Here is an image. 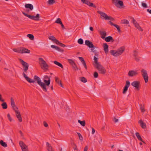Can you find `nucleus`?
Returning a JSON list of instances; mask_svg holds the SVG:
<instances>
[{"instance_id":"obj_35","label":"nucleus","mask_w":151,"mask_h":151,"mask_svg":"<svg viewBox=\"0 0 151 151\" xmlns=\"http://www.w3.org/2000/svg\"><path fill=\"white\" fill-rule=\"evenodd\" d=\"M2 108L4 109H6L7 108V106L6 102H4L1 104Z\"/></svg>"},{"instance_id":"obj_52","label":"nucleus","mask_w":151,"mask_h":151,"mask_svg":"<svg viewBox=\"0 0 151 151\" xmlns=\"http://www.w3.org/2000/svg\"><path fill=\"white\" fill-rule=\"evenodd\" d=\"M22 151H28V148L27 147V146L26 147H22Z\"/></svg>"},{"instance_id":"obj_10","label":"nucleus","mask_w":151,"mask_h":151,"mask_svg":"<svg viewBox=\"0 0 151 151\" xmlns=\"http://www.w3.org/2000/svg\"><path fill=\"white\" fill-rule=\"evenodd\" d=\"M132 22L135 27L137 28L141 31H142L143 30L141 27L139 26V24L133 18H132Z\"/></svg>"},{"instance_id":"obj_31","label":"nucleus","mask_w":151,"mask_h":151,"mask_svg":"<svg viewBox=\"0 0 151 151\" xmlns=\"http://www.w3.org/2000/svg\"><path fill=\"white\" fill-rule=\"evenodd\" d=\"M135 134H136L137 137V138L138 139V140L142 141V142H143L144 143H145L143 141L142 138H141V136L139 135V133H138V132H137Z\"/></svg>"},{"instance_id":"obj_43","label":"nucleus","mask_w":151,"mask_h":151,"mask_svg":"<svg viewBox=\"0 0 151 151\" xmlns=\"http://www.w3.org/2000/svg\"><path fill=\"white\" fill-rule=\"evenodd\" d=\"M68 60L69 63L71 64V65H73L75 64L74 61L72 59H68Z\"/></svg>"},{"instance_id":"obj_38","label":"nucleus","mask_w":151,"mask_h":151,"mask_svg":"<svg viewBox=\"0 0 151 151\" xmlns=\"http://www.w3.org/2000/svg\"><path fill=\"white\" fill-rule=\"evenodd\" d=\"M55 2V0H49L47 2V3L49 5H52L54 4Z\"/></svg>"},{"instance_id":"obj_33","label":"nucleus","mask_w":151,"mask_h":151,"mask_svg":"<svg viewBox=\"0 0 151 151\" xmlns=\"http://www.w3.org/2000/svg\"><path fill=\"white\" fill-rule=\"evenodd\" d=\"M19 144L20 146L21 147L22 149V147H27V146L22 141H21L19 142Z\"/></svg>"},{"instance_id":"obj_47","label":"nucleus","mask_w":151,"mask_h":151,"mask_svg":"<svg viewBox=\"0 0 151 151\" xmlns=\"http://www.w3.org/2000/svg\"><path fill=\"white\" fill-rule=\"evenodd\" d=\"M13 50L14 52L20 53V48L18 49L15 48H14L13 49Z\"/></svg>"},{"instance_id":"obj_59","label":"nucleus","mask_w":151,"mask_h":151,"mask_svg":"<svg viewBox=\"0 0 151 151\" xmlns=\"http://www.w3.org/2000/svg\"><path fill=\"white\" fill-rule=\"evenodd\" d=\"M90 2H91L89 1L86 0V1H85V4H87L88 6H89Z\"/></svg>"},{"instance_id":"obj_12","label":"nucleus","mask_w":151,"mask_h":151,"mask_svg":"<svg viewBox=\"0 0 151 151\" xmlns=\"http://www.w3.org/2000/svg\"><path fill=\"white\" fill-rule=\"evenodd\" d=\"M138 74L137 71L132 70L129 71L128 73V75L130 77H132L136 76Z\"/></svg>"},{"instance_id":"obj_61","label":"nucleus","mask_w":151,"mask_h":151,"mask_svg":"<svg viewBox=\"0 0 151 151\" xmlns=\"http://www.w3.org/2000/svg\"><path fill=\"white\" fill-rule=\"evenodd\" d=\"M109 23H110V24L111 25H112V26H113L114 27L115 25H116V24H113L112 22H111V21H109Z\"/></svg>"},{"instance_id":"obj_7","label":"nucleus","mask_w":151,"mask_h":151,"mask_svg":"<svg viewBox=\"0 0 151 151\" xmlns=\"http://www.w3.org/2000/svg\"><path fill=\"white\" fill-rule=\"evenodd\" d=\"M97 12L100 14L101 15V18L103 19L107 20L108 16L104 12L101 11H97Z\"/></svg>"},{"instance_id":"obj_58","label":"nucleus","mask_w":151,"mask_h":151,"mask_svg":"<svg viewBox=\"0 0 151 151\" xmlns=\"http://www.w3.org/2000/svg\"><path fill=\"white\" fill-rule=\"evenodd\" d=\"M43 125L45 127H48L47 124L45 121L43 122Z\"/></svg>"},{"instance_id":"obj_5","label":"nucleus","mask_w":151,"mask_h":151,"mask_svg":"<svg viewBox=\"0 0 151 151\" xmlns=\"http://www.w3.org/2000/svg\"><path fill=\"white\" fill-rule=\"evenodd\" d=\"M19 60L23 66L24 71L26 73L28 69L29 64L21 59L19 58Z\"/></svg>"},{"instance_id":"obj_2","label":"nucleus","mask_w":151,"mask_h":151,"mask_svg":"<svg viewBox=\"0 0 151 151\" xmlns=\"http://www.w3.org/2000/svg\"><path fill=\"white\" fill-rule=\"evenodd\" d=\"M39 61L41 68L45 71L47 70H48L49 66L44 60L42 58H39Z\"/></svg>"},{"instance_id":"obj_60","label":"nucleus","mask_w":151,"mask_h":151,"mask_svg":"<svg viewBox=\"0 0 151 151\" xmlns=\"http://www.w3.org/2000/svg\"><path fill=\"white\" fill-rule=\"evenodd\" d=\"M118 119H116L115 117L114 118V121L115 123H116L118 122Z\"/></svg>"},{"instance_id":"obj_20","label":"nucleus","mask_w":151,"mask_h":151,"mask_svg":"<svg viewBox=\"0 0 151 151\" xmlns=\"http://www.w3.org/2000/svg\"><path fill=\"white\" fill-rule=\"evenodd\" d=\"M99 32L101 36V38L103 39H104L106 35V32L104 31H100Z\"/></svg>"},{"instance_id":"obj_42","label":"nucleus","mask_w":151,"mask_h":151,"mask_svg":"<svg viewBox=\"0 0 151 151\" xmlns=\"http://www.w3.org/2000/svg\"><path fill=\"white\" fill-rule=\"evenodd\" d=\"M78 42L79 44L82 45L83 43V41L82 39L80 38L78 40Z\"/></svg>"},{"instance_id":"obj_49","label":"nucleus","mask_w":151,"mask_h":151,"mask_svg":"<svg viewBox=\"0 0 151 151\" xmlns=\"http://www.w3.org/2000/svg\"><path fill=\"white\" fill-rule=\"evenodd\" d=\"M114 27L117 28V30H118V31L119 32H121V30H120V27H119V26L118 25H116V24Z\"/></svg>"},{"instance_id":"obj_16","label":"nucleus","mask_w":151,"mask_h":151,"mask_svg":"<svg viewBox=\"0 0 151 151\" xmlns=\"http://www.w3.org/2000/svg\"><path fill=\"white\" fill-rule=\"evenodd\" d=\"M125 50V48L124 47H121L117 50L118 55L119 56L121 55L123 52Z\"/></svg>"},{"instance_id":"obj_29","label":"nucleus","mask_w":151,"mask_h":151,"mask_svg":"<svg viewBox=\"0 0 151 151\" xmlns=\"http://www.w3.org/2000/svg\"><path fill=\"white\" fill-rule=\"evenodd\" d=\"M51 47L52 48H55V50L60 52H63L62 50L59 47L55 46L54 45H51Z\"/></svg>"},{"instance_id":"obj_8","label":"nucleus","mask_w":151,"mask_h":151,"mask_svg":"<svg viewBox=\"0 0 151 151\" xmlns=\"http://www.w3.org/2000/svg\"><path fill=\"white\" fill-rule=\"evenodd\" d=\"M11 106L15 112H16V111H19V110H18V108L16 106L14 100L12 98H11Z\"/></svg>"},{"instance_id":"obj_40","label":"nucleus","mask_w":151,"mask_h":151,"mask_svg":"<svg viewBox=\"0 0 151 151\" xmlns=\"http://www.w3.org/2000/svg\"><path fill=\"white\" fill-rule=\"evenodd\" d=\"M27 36L30 40H33L34 39V37L33 35L30 34H29L27 35Z\"/></svg>"},{"instance_id":"obj_3","label":"nucleus","mask_w":151,"mask_h":151,"mask_svg":"<svg viewBox=\"0 0 151 151\" xmlns=\"http://www.w3.org/2000/svg\"><path fill=\"white\" fill-rule=\"evenodd\" d=\"M95 68L98 70L99 73L104 74L106 71L105 68L100 64L95 66Z\"/></svg>"},{"instance_id":"obj_27","label":"nucleus","mask_w":151,"mask_h":151,"mask_svg":"<svg viewBox=\"0 0 151 151\" xmlns=\"http://www.w3.org/2000/svg\"><path fill=\"white\" fill-rule=\"evenodd\" d=\"M25 7L26 8H29L30 10H32L33 9V5L29 4H25Z\"/></svg>"},{"instance_id":"obj_56","label":"nucleus","mask_w":151,"mask_h":151,"mask_svg":"<svg viewBox=\"0 0 151 151\" xmlns=\"http://www.w3.org/2000/svg\"><path fill=\"white\" fill-rule=\"evenodd\" d=\"M118 0H112V3L115 5Z\"/></svg>"},{"instance_id":"obj_36","label":"nucleus","mask_w":151,"mask_h":151,"mask_svg":"<svg viewBox=\"0 0 151 151\" xmlns=\"http://www.w3.org/2000/svg\"><path fill=\"white\" fill-rule=\"evenodd\" d=\"M78 122L83 127H84L85 126V121L84 120L83 121H81L80 120H78Z\"/></svg>"},{"instance_id":"obj_19","label":"nucleus","mask_w":151,"mask_h":151,"mask_svg":"<svg viewBox=\"0 0 151 151\" xmlns=\"http://www.w3.org/2000/svg\"><path fill=\"white\" fill-rule=\"evenodd\" d=\"M138 52L136 50H134L133 51V56L134 57L135 60L137 62L139 61V58L137 57Z\"/></svg>"},{"instance_id":"obj_4","label":"nucleus","mask_w":151,"mask_h":151,"mask_svg":"<svg viewBox=\"0 0 151 151\" xmlns=\"http://www.w3.org/2000/svg\"><path fill=\"white\" fill-rule=\"evenodd\" d=\"M22 13L25 16L28 17L31 19L36 21H38L40 17V14H37L36 16H34L28 15L27 14L24 12H22Z\"/></svg>"},{"instance_id":"obj_14","label":"nucleus","mask_w":151,"mask_h":151,"mask_svg":"<svg viewBox=\"0 0 151 151\" xmlns=\"http://www.w3.org/2000/svg\"><path fill=\"white\" fill-rule=\"evenodd\" d=\"M117 7L121 8L124 6V4L122 1L118 0L115 5Z\"/></svg>"},{"instance_id":"obj_34","label":"nucleus","mask_w":151,"mask_h":151,"mask_svg":"<svg viewBox=\"0 0 151 151\" xmlns=\"http://www.w3.org/2000/svg\"><path fill=\"white\" fill-rule=\"evenodd\" d=\"M0 144L1 145L4 147H7V145L6 143L3 142L2 140H1L0 141Z\"/></svg>"},{"instance_id":"obj_18","label":"nucleus","mask_w":151,"mask_h":151,"mask_svg":"<svg viewBox=\"0 0 151 151\" xmlns=\"http://www.w3.org/2000/svg\"><path fill=\"white\" fill-rule=\"evenodd\" d=\"M138 123L139 124L140 126L142 129L146 128L147 126L146 124L144 123L142 119H140L138 121Z\"/></svg>"},{"instance_id":"obj_24","label":"nucleus","mask_w":151,"mask_h":151,"mask_svg":"<svg viewBox=\"0 0 151 151\" xmlns=\"http://www.w3.org/2000/svg\"><path fill=\"white\" fill-rule=\"evenodd\" d=\"M110 52L111 55L114 56H119L117 50H111Z\"/></svg>"},{"instance_id":"obj_44","label":"nucleus","mask_w":151,"mask_h":151,"mask_svg":"<svg viewBox=\"0 0 151 151\" xmlns=\"http://www.w3.org/2000/svg\"><path fill=\"white\" fill-rule=\"evenodd\" d=\"M122 23L123 24H129V21L126 19H124L122 21Z\"/></svg>"},{"instance_id":"obj_63","label":"nucleus","mask_w":151,"mask_h":151,"mask_svg":"<svg viewBox=\"0 0 151 151\" xmlns=\"http://www.w3.org/2000/svg\"><path fill=\"white\" fill-rule=\"evenodd\" d=\"M95 132V130L93 128H92V134H94Z\"/></svg>"},{"instance_id":"obj_51","label":"nucleus","mask_w":151,"mask_h":151,"mask_svg":"<svg viewBox=\"0 0 151 151\" xmlns=\"http://www.w3.org/2000/svg\"><path fill=\"white\" fill-rule=\"evenodd\" d=\"M89 6H91V7H93L94 8H96V6L95 5L93 4V3H91V2H90Z\"/></svg>"},{"instance_id":"obj_41","label":"nucleus","mask_w":151,"mask_h":151,"mask_svg":"<svg viewBox=\"0 0 151 151\" xmlns=\"http://www.w3.org/2000/svg\"><path fill=\"white\" fill-rule=\"evenodd\" d=\"M55 22L57 24H61L62 23V22L61 19L60 18H58L56 20Z\"/></svg>"},{"instance_id":"obj_57","label":"nucleus","mask_w":151,"mask_h":151,"mask_svg":"<svg viewBox=\"0 0 151 151\" xmlns=\"http://www.w3.org/2000/svg\"><path fill=\"white\" fill-rule=\"evenodd\" d=\"M107 20H111L112 21H114V19L112 17L108 16Z\"/></svg>"},{"instance_id":"obj_37","label":"nucleus","mask_w":151,"mask_h":151,"mask_svg":"<svg viewBox=\"0 0 151 151\" xmlns=\"http://www.w3.org/2000/svg\"><path fill=\"white\" fill-rule=\"evenodd\" d=\"M139 108L140 109H141L142 112L144 113L145 111V109L144 106L143 105H142V104H140L139 105Z\"/></svg>"},{"instance_id":"obj_62","label":"nucleus","mask_w":151,"mask_h":151,"mask_svg":"<svg viewBox=\"0 0 151 151\" xmlns=\"http://www.w3.org/2000/svg\"><path fill=\"white\" fill-rule=\"evenodd\" d=\"M88 150V147L87 146H86L84 147L83 151H87Z\"/></svg>"},{"instance_id":"obj_45","label":"nucleus","mask_w":151,"mask_h":151,"mask_svg":"<svg viewBox=\"0 0 151 151\" xmlns=\"http://www.w3.org/2000/svg\"><path fill=\"white\" fill-rule=\"evenodd\" d=\"M50 80V78L49 77L45 75L44 76L43 80Z\"/></svg>"},{"instance_id":"obj_22","label":"nucleus","mask_w":151,"mask_h":151,"mask_svg":"<svg viewBox=\"0 0 151 151\" xmlns=\"http://www.w3.org/2000/svg\"><path fill=\"white\" fill-rule=\"evenodd\" d=\"M78 58L81 61L83 65H84V67H85L86 69H87V68L86 65V63L85 62V60H84V59L83 58L79 57H78Z\"/></svg>"},{"instance_id":"obj_53","label":"nucleus","mask_w":151,"mask_h":151,"mask_svg":"<svg viewBox=\"0 0 151 151\" xmlns=\"http://www.w3.org/2000/svg\"><path fill=\"white\" fill-rule=\"evenodd\" d=\"M93 76H94V77L95 78H98V73L97 72H95L94 73Z\"/></svg>"},{"instance_id":"obj_39","label":"nucleus","mask_w":151,"mask_h":151,"mask_svg":"<svg viewBox=\"0 0 151 151\" xmlns=\"http://www.w3.org/2000/svg\"><path fill=\"white\" fill-rule=\"evenodd\" d=\"M80 80L83 82L86 83L87 81L86 79L83 77H81L80 78Z\"/></svg>"},{"instance_id":"obj_64","label":"nucleus","mask_w":151,"mask_h":151,"mask_svg":"<svg viewBox=\"0 0 151 151\" xmlns=\"http://www.w3.org/2000/svg\"><path fill=\"white\" fill-rule=\"evenodd\" d=\"M147 11L149 12L150 14H151V10H150L149 9H147Z\"/></svg>"},{"instance_id":"obj_54","label":"nucleus","mask_w":151,"mask_h":151,"mask_svg":"<svg viewBox=\"0 0 151 151\" xmlns=\"http://www.w3.org/2000/svg\"><path fill=\"white\" fill-rule=\"evenodd\" d=\"M7 116L9 121L10 122H11L12 121V119L10 115L9 114H8L7 115Z\"/></svg>"},{"instance_id":"obj_21","label":"nucleus","mask_w":151,"mask_h":151,"mask_svg":"<svg viewBox=\"0 0 151 151\" xmlns=\"http://www.w3.org/2000/svg\"><path fill=\"white\" fill-rule=\"evenodd\" d=\"M49 40H51L55 43H59V41L57 40L55 37L53 36H50L49 37Z\"/></svg>"},{"instance_id":"obj_1","label":"nucleus","mask_w":151,"mask_h":151,"mask_svg":"<svg viewBox=\"0 0 151 151\" xmlns=\"http://www.w3.org/2000/svg\"><path fill=\"white\" fill-rule=\"evenodd\" d=\"M23 77L26 80L30 83H33L37 81V84L42 88L43 91L45 92H47V90L46 88V86H48L50 85V80H44L43 83L41 81L40 78L37 76L35 75L34 76V80H32L28 77L24 73L22 74Z\"/></svg>"},{"instance_id":"obj_55","label":"nucleus","mask_w":151,"mask_h":151,"mask_svg":"<svg viewBox=\"0 0 151 151\" xmlns=\"http://www.w3.org/2000/svg\"><path fill=\"white\" fill-rule=\"evenodd\" d=\"M142 6L144 8H146L147 7V4L145 3H143V2L142 3Z\"/></svg>"},{"instance_id":"obj_30","label":"nucleus","mask_w":151,"mask_h":151,"mask_svg":"<svg viewBox=\"0 0 151 151\" xmlns=\"http://www.w3.org/2000/svg\"><path fill=\"white\" fill-rule=\"evenodd\" d=\"M94 66L100 64V63L98 62V58H97L96 57L94 56Z\"/></svg>"},{"instance_id":"obj_28","label":"nucleus","mask_w":151,"mask_h":151,"mask_svg":"<svg viewBox=\"0 0 151 151\" xmlns=\"http://www.w3.org/2000/svg\"><path fill=\"white\" fill-rule=\"evenodd\" d=\"M47 149L48 151H53L52 146L48 142H47L46 144Z\"/></svg>"},{"instance_id":"obj_15","label":"nucleus","mask_w":151,"mask_h":151,"mask_svg":"<svg viewBox=\"0 0 151 151\" xmlns=\"http://www.w3.org/2000/svg\"><path fill=\"white\" fill-rule=\"evenodd\" d=\"M30 51L24 47H21L20 48V53L23 54L24 53H29Z\"/></svg>"},{"instance_id":"obj_23","label":"nucleus","mask_w":151,"mask_h":151,"mask_svg":"<svg viewBox=\"0 0 151 151\" xmlns=\"http://www.w3.org/2000/svg\"><path fill=\"white\" fill-rule=\"evenodd\" d=\"M55 81L56 83H57L59 85H60V86L63 88L62 83L61 82V81H60L59 78L57 77H55Z\"/></svg>"},{"instance_id":"obj_25","label":"nucleus","mask_w":151,"mask_h":151,"mask_svg":"<svg viewBox=\"0 0 151 151\" xmlns=\"http://www.w3.org/2000/svg\"><path fill=\"white\" fill-rule=\"evenodd\" d=\"M104 50L106 53H107L108 52V46L106 43H104L103 44Z\"/></svg>"},{"instance_id":"obj_32","label":"nucleus","mask_w":151,"mask_h":151,"mask_svg":"<svg viewBox=\"0 0 151 151\" xmlns=\"http://www.w3.org/2000/svg\"><path fill=\"white\" fill-rule=\"evenodd\" d=\"M53 63L54 64H55L56 65H58V66L60 67L61 68H63V65L61 63H60L59 62L57 61H54Z\"/></svg>"},{"instance_id":"obj_9","label":"nucleus","mask_w":151,"mask_h":151,"mask_svg":"<svg viewBox=\"0 0 151 151\" xmlns=\"http://www.w3.org/2000/svg\"><path fill=\"white\" fill-rule=\"evenodd\" d=\"M139 84L140 82L138 81H134L131 83V85L138 90L139 89Z\"/></svg>"},{"instance_id":"obj_26","label":"nucleus","mask_w":151,"mask_h":151,"mask_svg":"<svg viewBox=\"0 0 151 151\" xmlns=\"http://www.w3.org/2000/svg\"><path fill=\"white\" fill-rule=\"evenodd\" d=\"M104 39H105V41L107 42H109L110 41H111L112 42H113L114 41L113 37L110 36L106 37Z\"/></svg>"},{"instance_id":"obj_50","label":"nucleus","mask_w":151,"mask_h":151,"mask_svg":"<svg viewBox=\"0 0 151 151\" xmlns=\"http://www.w3.org/2000/svg\"><path fill=\"white\" fill-rule=\"evenodd\" d=\"M56 44L57 45H59L60 46H61L63 47H66V45H65L63 43H60L59 41V43H56Z\"/></svg>"},{"instance_id":"obj_13","label":"nucleus","mask_w":151,"mask_h":151,"mask_svg":"<svg viewBox=\"0 0 151 151\" xmlns=\"http://www.w3.org/2000/svg\"><path fill=\"white\" fill-rule=\"evenodd\" d=\"M85 45H87L89 48H94L95 47L91 42H90L89 40H86L85 41Z\"/></svg>"},{"instance_id":"obj_11","label":"nucleus","mask_w":151,"mask_h":151,"mask_svg":"<svg viewBox=\"0 0 151 151\" xmlns=\"http://www.w3.org/2000/svg\"><path fill=\"white\" fill-rule=\"evenodd\" d=\"M130 85V82L128 81H126V82L125 85L123 90V94H125L126 93V92L127 91L128 88L129 87Z\"/></svg>"},{"instance_id":"obj_48","label":"nucleus","mask_w":151,"mask_h":151,"mask_svg":"<svg viewBox=\"0 0 151 151\" xmlns=\"http://www.w3.org/2000/svg\"><path fill=\"white\" fill-rule=\"evenodd\" d=\"M72 66L73 68L75 70H78V69L75 63Z\"/></svg>"},{"instance_id":"obj_17","label":"nucleus","mask_w":151,"mask_h":151,"mask_svg":"<svg viewBox=\"0 0 151 151\" xmlns=\"http://www.w3.org/2000/svg\"><path fill=\"white\" fill-rule=\"evenodd\" d=\"M15 112L16 116L19 122H22V119L19 111H16Z\"/></svg>"},{"instance_id":"obj_6","label":"nucleus","mask_w":151,"mask_h":151,"mask_svg":"<svg viewBox=\"0 0 151 151\" xmlns=\"http://www.w3.org/2000/svg\"><path fill=\"white\" fill-rule=\"evenodd\" d=\"M141 72L145 82L147 83L148 81V76L147 71L144 69H142L141 70Z\"/></svg>"},{"instance_id":"obj_46","label":"nucleus","mask_w":151,"mask_h":151,"mask_svg":"<svg viewBox=\"0 0 151 151\" xmlns=\"http://www.w3.org/2000/svg\"><path fill=\"white\" fill-rule=\"evenodd\" d=\"M77 134H78V136L79 139L81 140H83V137L81 135V134L78 132H77Z\"/></svg>"}]
</instances>
